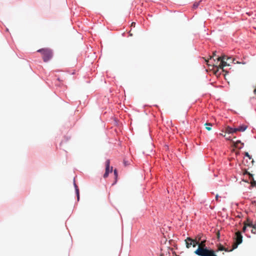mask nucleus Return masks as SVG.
<instances>
[{
	"label": "nucleus",
	"mask_w": 256,
	"mask_h": 256,
	"mask_svg": "<svg viewBox=\"0 0 256 256\" xmlns=\"http://www.w3.org/2000/svg\"><path fill=\"white\" fill-rule=\"evenodd\" d=\"M37 52L41 53L43 60L44 62H48L53 56V53L52 50L48 48L40 49L37 50Z\"/></svg>",
	"instance_id": "obj_3"
},
{
	"label": "nucleus",
	"mask_w": 256,
	"mask_h": 256,
	"mask_svg": "<svg viewBox=\"0 0 256 256\" xmlns=\"http://www.w3.org/2000/svg\"><path fill=\"white\" fill-rule=\"evenodd\" d=\"M226 132L228 134H233L236 132V128H232L230 126H227L226 128Z\"/></svg>",
	"instance_id": "obj_7"
},
{
	"label": "nucleus",
	"mask_w": 256,
	"mask_h": 256,
	"mask_svg": "<svg viewBox=\"0 0 256 256\" xmlns=\"http://www.w3.org/2000/svg\"><path fill=\"white\" fill-rule=\"evenodd\" d=\"M246 226L252 228L254 229H256V222L254 224H253L252 222H248H248H246Z\"/></svg>",
	"instance_id": "obj_9"
},
{
	"label": "nucleus",
	"mask_w": 256,
	"mask_h": 256,
	"mask_svg": "<svg viewBox=\"0 0 256 256\" xmlns=\"http://www.w3.org/2000/svg\"><path fill=\"white\" fill-rule=\"evenodd\" d=\"M135 24H135V22H132V26H134V25H135Z\"/></svg>",
	"instance_id": "obj_26"
},
{
	"label": "nucleus",
	"mask_w": 256,
	"mask_h": 256,
	"mask_svg": "<svg viewBox=\"0 0 256 256\" xmlns=\"http://www.w3.org/2000/svg\"><path fill=\"white\" fill-rule=\"evenodd\" d=\"M110 160H107L106 162V172L104 174V178H106L110 172H112V167L111 168V169H110Z\"/></svg>",
	"instance_id": "obj_5"
},
{
	"label": "nucleus",
	"mask_w": 256,
	"mask_h": 256,
	"mask_svg": "<svg viewBox=\"0 0 256 256\" xmlns=\"http://www.w3.org/2000/svg\"><path fill=\"white\" fill-rule=\"evenodd\" d=\"M244 156H246L250 160H252V162H251V163H252V166H253L254 162V160L253 159H252V156L249 154L248 152H244Z\"/></svg>",
	"instance_id": "obj_11"
},
{
	"label": "nucleus",
	"mask_w": 256,
	"mask_h": 256,
	"mask_svg": "<svg viewBox=\"0 0 256 256\" xmlns=\"http://www.w3.org/2000/svg\"><path fill=\"white\" fill-rule=\"evenodd\" d=\"M205 126H206V128L207 130H211V129H212L211 126H212V124L211 123H206Z\"/></svg>",
	"instance_id": "obj_13"
},
{
	"label": "nucleus",
	"mask_w": 256,
	"mask_h": 256,
	"mask_svg": "<svg viewBox=\"0 0 256 256\" xmlns=\"http://www.w3.org/2000/svg\"><path fill=\"white\" fill-rule=\"evenodd\" d=\"M114 174L116 178L118 176V172H117L116 170H114Z\"/></svg>",
	"instance_id": "obj_21"
},
{
	"label": "nucleus",
	"mask_w": 256,
	"mask_h": 256,
	"mask_svg": "<svg viewBox=\"0 0 256 256\" xmlns=\"http://www.w3.org/2000/svg\"><path fill=\"white\" fill-rule=\"evenodd\" d=\"M202 235H200V234H198V235L196 237V238L194 240L198 244V242L202 240Z\"/></svg>",
	"instance_id": "obj_12"
},
{
	"label": "nucleus",
	"mask_w": 256,
	"mask_h": 256,
	"mask_svg": "<svg viewBox=\"0 0 256 256\" xmlns=\"http://www.w3.org/2000/svg\"><path fill=\"white\" fill-rule=\"evenodd\" d=\"M224 137H226V140H230V136H229V137H226V134H225V135H224Z\"/></svg>",
	"instance_id": "obj_23"
},
{
	"label": "nucleus",
	"mask_w": 256,
	"mask_h": 256,
	"mask_svg": "<svg viewBox=\"0 0 256 256\" xmlns=\"http://www.w3.org/2000/svg\"><path fill=\"white\" fill-rule=\"evenodd\" d=\"M246 222H244V226L243 227L242 230L244 232L246 230Z\"/></svg>",
	"instance_id": "obj_20"
},
{
	"label": "nucleus",
	"mask_w": 256,
	"mask_h": 256,
	"mask_svg": "<svg viewBox=\"0 0 256 256\" xmlns=\"http://www.w3.org/2000/svg\"><path fill=\"white\" fill-rule=\"evenodd\" d=\"M236 242L232 245V250L236 248L240 244L242 241V236L240 232H237L236 233Z\"/></svg>",
	"instance_id": "obj_4"
},
{
	"label": "nucleus",
	"mask_w": 256,
	"mask_h": 256,
	"mask_svg": "<svg viewBox=\"0 0 256 256\" xmlns=\"http://www.w3.org/2000/svg\"><path fill=\"white\" fill-rule=\"evenodd\" d=\"M247 128L246 125H242L236 128L237 132H244Z\"/></svg>",
	"instance_id": "obj_8"
},
{
	"label": "nucleus",
	"mask_w": 256,
	"mask_h": 256,
	"mask_svg": "<svg viewBox=\"0 0 256 256\" xmlns=\"http://www.w3.org/2000/svg\"><path fill=\"white\" fill-rule=\"evenodd\" d=\"M185 241L186 244V246L188 248H190L192 246L193 247H195L198 244L196 241H195L194 240L190 238H187Z\"/></svg>",
	"instance_id": "obj_6"
},
{
	"label": "nucleus",
	"mask_w": 256,
	"mask_h": 256,
	"mask_svg": "<svg viewBox=\"0 0 256 256\" xmlns=\"http://www.w3.org/2000/svg\"><path fill=\"white\" fill-rule=\"evenodd\" d=\"M219 236H220V233H219V232H218V236L219 237Z\"/></svg>",
	"instance_id": "obj_27"
},
{
	"label": "nucleus",
	"mask_w": 256,
	"mask_h": 256,
	"mask_svg": "<svg viewBox=\"0 0 256 256\" xmlns=\"http://www.w3.org/2000/svg\"><path fill=\"white\" fill-rule=\"evenodd\" d=\"M200 1L199 2H195L194 4H193V8H196L198 7V6H199L200 4Z\"/></svg>",
	"instance_id": "obj_17"
},
{
	"label": "nucleus",
	"mask_w": 256,
	"mask_h": 256,
	"mask_svg": "<svg viewBox=\"0 0 256 256\" xmlns=\"http://www.w3.org/2000/svg\"><path fill=\"white\" fill-rule=\"evenodd\" d=\"M216 55V52L215 51V52H213V56H210V60H211V61H210V62H212V58L214 57Z\"/></svg>",
	"instance_id": "obj_19"
},
{
	"label": "nucleus",
	"mask_w": 256,
	"mask_h": 256,
	"mask_svg": "<svg viewBox=\"0 0 256 256\" xmlns=\"http://www.w3.org/2000/svg\"><path fill=\"white\" fill-rule=\"evenodd\" d=\"M232 248L230 250H228V248H225L223 246L221 245V244H220L218 246V250H220V251H222V250H225L226 252H230V251H232Z\"/></svg>",
	"instance_id": "obj_10"
},
{
	"label": "nucleus",
	"mask_w": 256,
	"mask_h": 256,
	"mask_svg": "<svg viewBox=\"0 0 256 256\" xmlns=\"http://www.w3.org/2000/svg\"><path fill=\"white\" fill-rule=\"evenodd\" d=\"M244 174H248L250 176V178L252 177V174L248 172L246 170H245L244 172Z\"/></svg>",
	"instance_id": "obj_18"
},
{
	"label": "nucleus",
	"mask_w": 256,
	"mask_h": 256,
	"mask_svg": "<svg viewBox=\"0 0 256 256\" xmlns=\"http://www.w3.org/2000/svg\"><path fill=\"white\" fill-rule=\"evenodd\" d=\"M250 178H252V181L250 182L252 186H256V181H255L252 177H250Z\"/></svg>",
	"instance_id": "obj_16"
},
{
	"label": "nucleus",
	"mask_w": 256,
	"mask_h": 256,
	"mask_svg": "<svg viewBox=\"0 0 256 256\" xmlns=\"http://www.w3.org/2000/svg\"><path fill=\"white\" fill-rule=\"evenodd\" d=\"M216 200L217 201L218 200V194H216Z\"/></svg>",
	"instance_id": "obj_24"
},
{
	"label": "nucleus",
	"mask_w": 256,
	"mask_h": 256,
	"mask_svg": "<svg viewBox=\"0 0 256 256\" xmlns=\"http://www.w3.org/2000/svg\"><path fill=\"white\" fill-rule=\"evenodd\" d=\"M74 186H75L76 193V195H77V198H78V200H79V198H80L79 190H78V186L76 184H74Z\"/></svg>",
	"instance_id": "obj_14"
},
{
	"label": "nucleus",
	"mask_w": 256,
	"mask_h": 256,
	"mask_svg": "<svg viewBox=\"0 0 256 256\" xmlns=\"http://www.w3.org/2000/svg\"><path fill=\"white\" fill-rule=\"evenodd\" d=\"M234 144V146L236 148H238V144L240 143H241L240 140H237L236 142H232Z\"/></svg>",
	"instance_id": "obj_15"
},
{
	"label": "nucleus",
	"mask_w": 256,
	"mask_h": 256,
	"mask_svg": "<svg viewBox=\"0 0 256 256\" xmlns=\"http://www.w3.org/2000/svg\"><path fill=\"white\" fill-rule=\"evenodd\" d=\"M206 240H202L197 244L198 248L194 251V254L199 256H217L213 250L206 246Z\"/></svg>",
	"instance_id": "obj_1"
},
{
	"label": "nucleus",
	"mask_w": 256,
	"mask_h": 256,
	"mask_svg": "<svg viewBox=\"0 0 256 256\" xmlns=\"http://www.w3.org/2000/svg\"><path fill=\"white\" fill-rule=\"evenodd\" d=\"M255 94H256V88L254 91Z\"/></svg>",
	"instance_id": "obj_25"
},
{
	"label": "nucleus",
	"mask_w": 256,
	"mask_h": 256,
	"mask_svg": "<svg viewBox=\"0 0 256 256\" xmlns=\"http://www.w3.org/2000/svg\"><path fill=\"white\" fill-rule=\"evenodd\" d=\"M230 60V58H227L226 56H218L216 58V60H214V62H210V60H206L205 61L208 66H216L218 68L223 69L224 66H229L226 60Z\"/></svg>",
	"instance_id": "obj_2"
},
{
	"label": "nucleus",
	"mask_w": 256,
	"mask_h": 256,
	"mask_svg": "<svg viewBox=\"0 0 256 256\" xmlns=\"http://www.w3.org/2000/svg\"><path fill=\"white\" fill-rule=\"evenodd\" d=\"M252 232L255 234L256 232V229L252 228Z\"/></svg>",
	"instance_id": "obj_22"
}]
</instances>
